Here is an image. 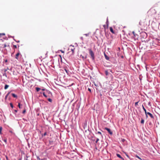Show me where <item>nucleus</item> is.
Returning <instances> with one entry per match:
<instances>
[{
    "label": "nucleus",
    "mask_w": 160,
    "mask_h": 160,
    "mask_svg": "<svg viewBox=\"0 0 160 160\" xmlns=\"http://www.w3.org/2000/svg\"><path fill=\"white\" fill-rule=\"evenodd\" d=\"M116 155L118 157L121 158L122 160H125L119 154L117 153L116 154Z\"/></svg>",
    "instance_id": "obj_5"
},
{
    "label": "nucleus",
    "mask_w": 160,
    "mask_h": 160,
    "mask_svg": "<svg viewBox=\"0 0 160 160\" xmlns=\"http://www.w3.org/2000/svg\"><path fill=\"white\" fill-rule=\"evenodd\" d=\"M19 160H21V159H19Z\"/></svg>",
    "instance_id": "obj_41"
},
{
    "label": "nucleus",
    "mask_w": 160,
    "mask_h": 160,
    "mask_svg": "<svg viewBox=\"0 0 160 160\" xmlns=\"http://www.w3.org/2000/svg\"><path fill=\"white\" fill-rule=\"evenodd\" d=\"M135 157L138 158L139 159L141 160H142V159L140 158L137 155H136L135 156Z\"/></svg>",
    "instance_id": "obj_17"
},
{
    "label": "nucleus",
    "mask_w": 160,
    "mask_h": 160,
    "mask_svg": "<svg viewBox=\"0 0 160 160\" xmlns=\"http://www.w3.org/2000/svg\"><path fill=\"white\" fill-rule=\"evenodd\" d=\"M104 129L105 130H107L110 135L112 134V132L111 131L110 129L107 128H105Z\"/></svg>",
    "instance_id": "obj_4"
},
{
    "label": "nucleus",
    "mask_w": 160,
    "mask_h": 160,
    "mask_svg": "<svg viewBox=\"0 0 160 160\" xmlns=\"http://www.w3.org/2000/svg\"><path fill=\"white\" fill-rule=\"evenodd\" d=\"M25 112H26V110H25H25H24L23 111V112H22V113H24Z\"/></svg>",
    "instance_id": "obj_28"
},
{
    "label": "nucleus",
    "mask_w": 160,
    "mask_h": 160,
    "mask_svg": "<svg viewBox=\"0 0 160 160\" xmlns=\"http://www.w3.org/2000/svg\"><path fill=\"white\" fill-rule=\"evenodd\" d=\"M4 35L5 34L4 33H0V37L1 36H4Z\"/></svg>",
    "instance_id": "obj_23"
},
{
    "label": "nucleus",
    "mask_w": 160,
    "mask_h": 160,
    "mask_svg": "<svg viewBox=\"0 0 160 160\" xmlns=\"http://www.w3.org/2000/svg\"><path fill=\"white\" fill-rule=\"evenodd\" d=\"M64 70H65V71H66V72L68 74V73H69V71L68 70V69H67L66 68H65L64 69Z\"/></svg>",
    "instance_id": "obj_11"
},
{
    "label": "nucleus",
    "mask_w": 160,
    "mask_h": 160,
    "mask_svg": "<svg viewBox=\"0 0 160 160\" xmlns=\"http://www.w3.org/2000/svg\"><path fill=\"white\" fill-rule=\"evenodd\" d=\"M43 96L46 98H47V95L45 94V92H43Z\"/></svg>",
    "instance_id": "obj_18"
},
{
    "label": "nucleus",
    "mask_w": 160,
    "mask_h": 160,
    "mask_svg": "<svg viewBox=\"0 0 160 160\" xmlns=\"http://www.w3.org/2000/svg\"><path fill=\"white\" fill-rule=\"evenodd\" d=\"M6 158L8 160V158L6 156Z\"/></svg>",
    "instance_id": "obj_36"
},
{
    "label": "nucleus",
    "mask_w": 160,
    "mask_h": 160,
    "mask_svg": "<svg viewBox=\"0 0 160 160\" xmlns=\"http://www.w3.org/2000/svg\"><path fill=\"white\" fill-rule=\"evenodd\" d=\"M18 106L19 108H21V104H20V103H18Z\"/></svg>",
    "instance_id": "obj_25"
},
{
    "label": "nucleus",
    "mask_w": 160,
    "mask_h": 160,
    "mask_svg": "<svg viewBox=\"0 0 160 160\" xmlns=\"http://www.w3.org/2000/svg\"><path fill=\"white\" fill-rule=\"evenodd\" d=\"M126 155L128 157V156L127 155Z\"/></svg>",
    "instance_id": "obj_40"
},
{
    "label": "nucleus",
    "mask_w": 160,
    "mask_h": 160,
    "mask_svg": "<svg viewBox=\"0 0 160 160\" xmlns=\"http://www.w3.org/2000/svg\"><path fill=\"white\" fill-rule=\"evenodd\" d=\"M99 140V139L98 138H97L96 141V143H97L98 142Z\"/></svg>",
    "instance_id": "obj_22"
},
{
    "label": "nucleus",
    "mask_w": 160,
    "mask_h": 160,
    "mask_svg": "<svg viewBox=\"0 0 160 160\" xmlns=\"http://www.w3.org/2000/svg\"><path fill=\"white\" fill-rule=\"evenodd\" d=\"M15 112H17V110H15Z\"/></svg>",
    "instance_id": "obj_35"
},
{
    "label": "nucleus",
    "mask_w": 160,
    "mask_h": 160,
    "mask_svg": "<svg viewBox=\"0 0 160 160\" xmlns=\"http://www.w3.org/2000/svg\"><path fill=\"white\" fill-rule=\"evenodd\" d=\"M97 133L100 134L101 135H102V133L100 132H99V131Z\"/></svg>",
    "instance_id": "obj_24"
},
{
    "label": "nucleus",
    "mask_w": 160,
    "mask_h": 160,
    "mask_svg": "<svg viewBox=\"0 0 160 160\" xmlns=\"http://www.w3.org/2000/svg\"><path fill=\"white\" fill-rule=\"evenodd\" d=\"M88 91H89L90 92H91V89L89 88H88Z\"/></svg>",
    "instance_id": "obj_27"
},
{
    "label": "nucleus",
    "mask_w": 160,
    "mask_h": 160,
    "mask_svg": "<svg viewBox=\"0 0 160 160\" xmlns=\"http://www.w3.org/2000/svg\"><path fill=\"white\" fill-rule=\"evenodd\" d=\"M82 58L83 59L86 58V57H84L83 56H82Z\"/></svg>",
    "instance_id": "obj_33"
},
{
    "label": "nucleus",
    "mask_w": 160,
    "mask_h": 160,
    "mask_svg": "<svg viewBox=\"0 0 160 160\" xmlns=\"http://www.w3.org/2000/svg\"><path fill=\"white\" fill-rule=\"evenodd\" d=\"M139 102H137L135 103V106H137L138 105V103Z\"/></svg>",
    "instance_id": "obj_21"
},
{
    "label": "nucleus",
    "mask_w": 160,
    "mask_h": 160,
    "mask_svg": "<svg viewBox=\"0 0 160 160\" xmlns=\"http://www.w3.org/2000/svg\"><path fill=\"white\" fill-rule=\"evenodd\" d=\"M8 99H10V97H8Z\"/></svg>",
    "instance_id": "obj_37"
},
{
    "label": "nucleus",
    "mask_w": 160,
    "mask_h": 160,
    "mask_svg": "<svg viewBox=\"0 0 160 160\" xmlns=\"http://www.w3.org/2000/svg\"><path fill=\"white\" fill-rule=\"evenodd\" d=\"M60 51L62 53H64V51L62 50H61Z\"/></svg>",
    "instance_id": "obj_29"
},
{
    "label": "nucleus",
    "mask_w": 160,
    "mask_h": 160,
    "mask_svg": "<svg viewBox=\"0 0 160 160\" xmlns=\"http://www.w3.org/2000/svg\"><path fill=\"white\" fill-rule=\"evenodd\" d=\"M40 90V88H36V90L37 92H38Z\"/></svg>",
    "instance_id": "obj_16"
},
{
    "label": "nucleus",
    "mask_w": 160,
    "mask_h": 160,
    "mask_svg": "<svg viewBox=\"0 0 160 160\" xmlns=\"http://www.w3.org/2000/svg\"><path fill=\"white\" fill-rule=\"evenodd\" d=\"M44 90H45V89H42V90H43V91Z\"/></svg>",
    "instance_id": "obj_38"
},
{
    "label": "nucleus",
    "mask_w": 160,
    "mask_h": 160,
    "mask_svg": "<svg viewBox=\"0 0 160 160\" xmlns=\"http://www.w3.org/2000/svg\"><path fill=\"white\" fill-rule=\"evenodd\" d=\"M13 47L14 48H17V46L16 45H14Z\"/></svg>",
    "instance_id": "obj_32"
},
{
    "label": "nucleus",
    "mask_w": 160,
    "mask_h": 160,
    "mask_svg": "<svg viewBox=\"0 0 160 160\" xmlns=\"http://www.w3.org/2000/svg\"><path fill=\"white\" fill-rule=\"evenodd\" d=\"M7 61H8V60H7V59H6V60H5V62H7Z\"/></svg>",
    "instance_id": "obj_34"
},
{
    "label": "nucleus",
    "mask_w": 160,
    "mask_h": 160,
    "mask_svg": "<svg viewBox=\"0 0 160 160\" xmlns=\"http://www.w3.org/2000/svg\"><path fill=\"white\" fill-rule=\"evenodd\" d=\"M145 114L146 115V116L147 117H148L147 115L148 114L151 117V118H154V117L153 116V115L151 113H150L149 112H147L146 114Z\"/></svg>",
    "instance_id": "obj_2"
},
{
    "label": "nucleus",
    "mask_w": 160,
    "mask_h": 160,
    "mask_svg": "<svg viewBox=\"0 0 160 160\" xmlns=\"http://www.w3.org/2000/svg\"><path fill=\"white\" fill-rule=\"evenodd\" d=\"M2 127H0V133L1 134H2Z\"/></svg>",
    "instance_id": "obj_19"
},
{
    "label": "nucleus",
    "mask_w": 160,
    "mask_h": 160,
    "mask_svg": "<svg viewBox=\"0 0 160 160\" xmlns=\"http://www.w3.org/2000/svg\"><path fill=\"white\" fill-rule=\"evenodd\" d=\"M59 56H60L61 57V55H59Z\"/></svg>",
    "instance_id": "obj_39"
},
{
    "label": "nucleus",
    "mask_w": 160,
    "mask_h": 160,
    "mask_svg": "<svg viewBox=\"0 0 160 160\" xmlns=\"http://www.w3.org/2000/svg\"><path fill=\"white\" fill-rule=\"evenodd\" d=\"M142 107L143 109V110H144V111L145 112V113L146 114V113H147V112L146 111V110L145 109V108H144V107L143 106V105H142Z\"/></svg>",
    "instance_id": "obj_9"
},
{
    "label": "nucleus",
    "mask_w": 160,
    "mask_h": 160,
    "mask_svg": "<svg viewBox=\"0 0 160 160\" xmlns=\"http://www.w3.org/2000/svg\"><path fill=\"white\" fill-rule=\"evenodd\" d=\"M109 29H110V32L112 33L113 34H114L115 33V32L114 31H113V28H112V27H110V28Z\"/></svg>",
    "instance_id": "obj_6"
},
{
    "label": "nucleus",
    "mask_w": 160,
    "mask_h": 160,
    "mask_svg": "<svg viewBox=\"0 0 160 160\" xmlns=\"http://www.w3.org/2000/svg\"><path fill=\"white\" fill-rule=\"evenodd\" d=\"M46 134H47V133H46V132H45L44 133V134H43V136H46Z\"/></svg>",
    "instance_id": "obj_30"
},
{
    "label": "nucleus",
    "mask_w": 160,
    "mask_h": 160,
    "mask_svg": "<svg viewBox=\"0 0 160 160\" xmlns=\"http://www.w3.org/2000/svg\"><path fill=\"white\" fill-rule=\"evenodd\" d=\"M73 47V48H71V51L72 52V54H73L74 53V50L75 49V48H74Z\"/></svg>",
    "instance_id": "obj_10"
},
{
    "label": "nucleus",
    "mask_w": 160,
    "mask_h": 160,
    "mask_svg": "<svg viewBox=\"0 0 160 160\" xmlns=\"http://www.w3.org/2000/svg\"><path fill=\"white\" fill-rule=\"evenodd\" d=\"M132 33L133 34L134 36L135 40L137 39L138 38V35L137 34L135 33L134 31L132 32Z\"/></svg>",
    "instance_id": "obj_3"
},
{
    "label": "nucleus",
    "mask_w": 160,
    "mask_h": 160,
    "mask_svg": "<svg viewBox=\"0 0 160 160\" xmlns=\"http://www.w3.org/2000/svg\"><path fill=\"white\" fill-rule=\"evenodd\" d=\"M19 54H20V53L19 52L17 53L16 54V55L15 58H16L17 59H18V56L19 55Z\"/></svg>",
    "instance_id": "obj_8"
},
{
    "label": "nucleus",
    "mask_w": 160,
    "mask_h": 160,
    "mask_svg": "<svg viewBox=\"0 0 160 160\" xmlns=\"http://www.w3.org/2000/svg\"><path fill=\"white\" fill-rule=\"evenodd\" d=\"M11 107L12 108H13V105H12L11 103Z\"/></svg>",
    "instance_id": "obj_31"
},
{
    "label": "nucleus",
    "mask_w": 160,
    "mask_h": 160,
    "mask_svg": "<svg viewBox=\"0 0 160 160\" xmlns=\"http://www.w3.org/2000/svg\"><path fill=\"white\" fill-rule=\"evenodd\" d=\"M10 92H8V94L6 95V96H5V99H6L8 97V96L9 95V94Z\"/></svg>",
    "instance_id": "obj_15"
},
{
    "label": "nucleus",
    "mask_w": 160,
    "mask_h": 160,
    "mask_svg": "<svg viewBox=\"0 0 160 160\" xmlns=\"http://www.w3.org/2000/svg\"><path fill=\"white\" fill-rule=\"evenodd\" d=\"M105 57H106V58L107 60H108L109 59V58L106 55H105Z\"/></svg>",
    "instance_id": "obj_26"
},
{
    "label": "nucleus",
    "mask_w": 160,
    "mask_h": 160,
    "mask_svg": "<svg viewBox=\"0 0 160 160\" xmlns=\"http://www.w3.org/2000/svg\"><path fill=\"white\" fill-rule=\"evenodd\" d=\"M9 86V85H6L4 87V89H7L8 88Z\"/></svg>",
    "instance_id": "obj_12"
},
{
    "label": "nucleus",
    "mask_w": 160,
    "mask_h": 160,
    "mask_svg": "<svg viewBox=\"0 0 160 160\" xmlns=\"http://www.w3.org/2000/svg\"><path fill=\"white\" fill-rule=\"evenodd\" d=\"M48 100L50 102H52V99L50 98H49L48 99Z\"/></svg>",
    "instance_id": "obj_20"
},
{
    "label": "nucleus",
    "mask_w": 160,
    "mask_h": 160,
    "mask_svg": "<svg viewBox=\"0 0 160 160\" xmlns=\"http://www.w3.org/2000/svg\"><path fill=\"white\" fill-rule=\"evenodd\" d=\"M12 97H13L14 98H17V95L14 93H12Z\"/></svg>",
    "instance_id": "obj_7"
},
{
    "label": "nucleus",
    "mask_w": 160,
    "mask_h": 160,
    "mask_svg": "<svg viewBox=\"0 0 160 160\" xmlns=\"http://www.w3.org/2000/svg\"><path fill=\"white\" fill-rule=\"evenodd\" d=\"M144 120L142 118L141 122V123L143 124L144 123Z\"/></svg>",
    "instance_id": "obj_14"
},
{
    "label": "nucleus",
    "mask_w": 160,
    "mask_h": 160,
    "mask_svg": "<svg viewBox=\"0 0 160 160\" xmlns=\"http://www.w3.org/2000/svg\"><path fill=\"white\" fill-rule=\"evenodd\" d=\"M89 53L91 55V57L92 59H94V53L92 51V50L91 49H90L89 50Z\"/></svg>",
    "instance_id": "obj_1"
},
{
    "label": "nucleus",
    "mask_w": 160,
    "mask_h": 160,
    "mask_svg": "<svg viewBox=\"0 0 160 160\" xmlns=\"http://www.w3.org/2000/svg\"><path fill=\"white\" fill-rule=\"evenodd\" d=\"M105 75L106 76H108V71L107 70H105Z\"/></svg>",
    "instance_id": "obj_13"
}]
</instances>
